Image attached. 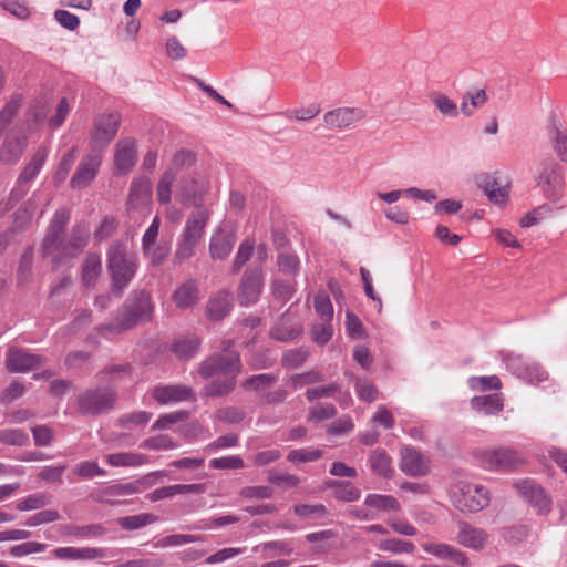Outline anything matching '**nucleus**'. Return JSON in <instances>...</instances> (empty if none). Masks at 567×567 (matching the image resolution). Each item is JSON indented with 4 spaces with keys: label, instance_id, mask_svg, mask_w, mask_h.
<instances>
[{
    "label": "nucleus",
    "instance_id": "nucleus-14",
    "mask_svg": "<svg viewBox=\"0 0 567 567\" xmlns=\"http://www.w3.org/2000/svg\"><path fill=\"white\" fill-rule=\"evenodd\" d=\"M563 184L560 167L554 159H545L539 165L537 185L547 197L556 194Z\"/></svg>",
    "mask_w": 567,
    "mask_h": 567
},
{
    "label": "nucleus",
    "instance_id": "nucleus-16",
    "mask_svg": "<svg viewBox=\"0 0 567 567\" xmlns=\"http://www.w3.org/2000/svg\"><path fill=\"white\" fill-rule=\"evenodd\" d=\"M457 526L456 542L461 546L475 551H481L485 548L489 539V535L485 529L472 526L464 520L458 522Z\"/></svg>",
    "mask_w": 567,
    "mask_h": 567
},
{
    "label": "nucleus",
    "instance_id": "nucleus-44",
    "mask_svg": "<svg viewBox=\"0 0 567 567\" xmlns=\"http://www.w3.org/2000/svg\"><path fill=\"white\" fill-rule=\"evenodd\" d=\"M378 548L382 551L392 554H412L415 546L411 542L402 540L400 538L383 539L378 544Z\"/></svg>",
    "mask_w": 567,
    "mask_h": 567
},
{
    "label": "nucleus",
    "instance_id": "nucleus-29",
    "mask_svg": "<svg viewBox=\"0 0 567 567\" xmlns=\"http://www.w3.org/2000/svg\"><path fill=\"white\" fill-rule=\"evenodd\" d=\"M199 291L197 282L193 279L183 282L174 292L173 300L178 308L186 309L197 303Z\"/></svg>",
    "mask_w": 567,
    "mask_h": 567
},
{
    "label": "nucleus",
    "instance_id": "nucleus-1",
    "mask_svg": "<svg viewBox=\"0 0 567 567\" xmlns=\"http://www.w3.org/2000/svg\"><path fill=\"white\" fill-rule=\"evenodd\" d=\"M230 340L223 341V350L206 359L199 369L204 379L216 377L212 383L205 386L204 392L208 396H223L228 394L236 385V378L241 371L239 353L231 350Z\"/></svg>",
    "mask_w": 567,
    "mask_h": 567
},
{
    "label": "nucleus",
    "instance_id": "nucleus-46",
    "mask_svg": "<svg viewBox=\"0 0 567 567\" xmlns=\"http://www.w3.org/2000/svg\"><path fill=\"white\" fill-rule=\"evenodd\" d=\"M157 520V516L150 513L138 514V515H132V516H125L120 518V525L122 528L127 530H133L141 528L143 526L153 524Z\"/></svg>",
    "mask_w": 567,
    "mask_h": 567
},
{
    "label": "nucleus",
    "instance_id": "nucleus-22",
    "mask_svg": "<svg viewBox=\"0 0 567 567\" xmlns=\"http://www.w3.org/2000/svg\"><path fill=\"white\" fill-rule=\"evenodd\" d=\"M422 548L425 553L439 558L450 559L461 567H471V561L464 551L444 543H424Z\"/></svg>",
    "mask_w": 567,
    "mask_h": 567
},
{
    "label": "nucleus",
    "instance_id": "nucleus-64",
    "mask_svg": "<svg viewBox=\"0 0 567 567\" xmlns=\"http://www.w3.org/2000/svg\"><path fill=\"white\" fill-rule=\"evenodd\" d=\"M336 408L330 403H320L313 405L309 411V420L323 421L336 415Z\"/></svg>",
    "mask_w": 567,
    "mask_h": 567
},
{
    "label": "nucleus",
    "instance_id": "nucleus-39",
    "mask_svg": "<svg viewBox=\"0 0 567 567\" xmlns=\"http://www.w3.org/2000/svg\"><path fill=\"white\" fill-rule=\"evenodd\" d=\"M101 274V257L96 254H90L85 258L83 270H82V280L86 287H91L95 285L96 279Z\"/></svg>",
    "mask_w": 567,
    "mask_h": 567
},
{
    "label": "nucleus",
    "instance_id": "nucleus-6",
    "mask_svg": "<svg viewBox=\"0 0 567 567\" xmlns=\"http://www.w3.org/2000/svg\"><path fill=\"white\" fill-rule=\"evenodd\" d=\"M152 311L150 293L141 290L134 295L131 305L125 306L118 317L106 328L111 331L127 330L140 322L150 320Z\"/></svg>",
    "mask_w": 567,
    "mask_h": 567
},
{
    "label": "nucleus",
    "instance_id": "nucleus-37",
    "mask_svg": "<svg viewBox=\"0 0 567 567\" xmlns=\"http://www.w3.org/2000/svg\"><path fill=\"white\" fill-rule=\"evenodd\" d=\"M175 179L176 172L173 168H167L161 176L156 187V197L159 204L168 205L171 203Z\"/></svg>",
    "mask_w": 567,
    "mask_h": 567
},
{
    "label": "nucleus",
    "instance_id": "nucleus-20",
    "mask_svg": "<svg viewBox=\"0 0 567 567\" xmlns=\"http://www.w3.org/2000/svg\"><path fill=\"white\" fill-rule=\"evenodd\" d=\"M137 150L133 138L120 140L115 146L114 165L121 174L128 173L136 163Z\"/></svg>",
    "mask_w": 567,
    "mask_h": 567
},
{
    "label": "nucleus",
    "instance_id": "nucleus-15",
    "mask_svg": "<svg viewBox=\"0 0 567 567\" xmlns=\"http://www.w3.org/2000/svg\"><path fill=\"white\" fill-rule=\"evenodd\" d=\"M101 161V154L96 151L84 156L71 178V187L78 189L86 187L95 178Z\"/></svg>",
    "mask_w": 567,
    "mask_h": 567
},
{
    "label": "nucleus",
    "instance_id": "nucleus-60",
    "mask_svg": "<svg viewBox=\"0 0 567 567\" xmlns=\"http://www.w3.org/2000/svg\"><path fill=\"white\" fill-rule=\"evenodd\" d=\"M333 496L342 502H354L361 497V491L354 487L352 483L343 481L338 492H333Z\"/></svg>",
    "mask_w": 567,
    "mask_h": 567
},
{
    "label": "nucleus",
    "instance_id": "nucleus-50",
    "mask_svg": "<svg viewBox=\"0 0 567 567\" xmlns=\"http://www.w3.org/2000/svg\"><path fill=\"white\" fill-rule=\"evenodd\" d=\"M431 101L442 115L450 117H456L458 115L456 103L445 94L436 93L431 96Z\"/></svg>",
    "mask_w": 567,
    "mask_h": 567
},
{
    "label": "nucleus",
    "instance_id": "nucleus-34",
    "mask_svg": "<svg viewBox=\"0 0 567 567\" xmlns=\"http://www.w3.org/2000/svg\"><path fill=\"white\" fill-rule=\"evenodd\" d=\"M106 462L114 467H137L148 463V457L141 453L121 452L109 454Z\"/></svg>",
    "mask_w": 567,
    "mask_h": 567
},
{
    "label": "nucleus",
    "instance_id": "nucleus-17",
    "mask_svg": "<svg viewBox=\"0 0 567 567\" xmlns=\"http://www.w3.org/2000/svg\"><path fill=\"white\" fill-rule=\"evenodd\" d=\"M262 291V274L260 270H247L239 285L238 300L243 306H249L259 299Z\"/></svg>",
    "mask_w": 567,
    "mask_h": 567
},
{
    "label": "nucleus",
    "instance_id": "nucleus-11",
    "mask_svg": "<svg viewBox=\"0 0 567 567\" xmlns=\"http://www.w3.org/2000/svg\"><path fill=\"white\" fill-rule=\"evenodd\" d=\"M506 367L517 378L532 384L547 379V372L542 367L519 354H509L506 358Z\"/></svg>",
    "mask_w": 567,
    "mask_h": 567
},
{
    "label": "nucleus",
    "instance_id": "nucleus-38",
    "mask_svg": "<svg viewBox=\"0 0 567 567\" xmlns=\"http://www.w3.org/2000/svg\"><path fill=\"white\" fill-rule=\"evenodd\" d=\"M370 464L372 471L381 476L391 477L393 475V467L391 457L383 450H374L370 455Z\"/></svg>",
    "mask_w": 567,
    "mask_h": 567
},
{
    "label": "nucleus",
    "instance_id": "nucleus-23",
    "mask_svg": "<svg viewBox=\"0 0 567 567\" xmlns=\"http://www.w3.org/2000/svg\"><path fill=\"white\" fill-rule=\"evenodd\" d=\"M400 468L409 476H423L429 472L427 461L424 456L412 447L401 450Z\"/></svg>",
    "mask_w": 567,
    "mask_h": 567
},
{
    "label": "nucleus",
    "instance_id": "nucleus-55",
    "mask_svg": "<svg viewBox=\"0 0 567 567\" xmlns=\"http://www.w3.org/2000/svg\"><path fill=\"white\" fill-rule=\"evenodd\" d=\"M196 163V154L186 148L178 150L172 158V167L174 172L193 166Z\"/></svg>",
    "mask_w": 567,
    "mask_h": 567
},
{
    "label": "nucleus",
    "instance_id": "nucleus-8",
    "mask_svg": "<svg viewBox=\"0 0 567 567\" xmlns=\"http://www.w3.org/2000/svg\"><path fill=\"white\" fill-rule=\"evenodd\" d=\"M115 393L112 389H89L78 396L79 411L86 415L107 413L114 408Z\"/></svg>",
    "mask_w": 567,
    "mask_h": 567
},
{
    "label": "nucleus",
    "instance_id": "nucleus-2",
    "mask_svg": "<svg viewBox=\"0 0 567 567\" xmlns=\"http://www.w3.org/2000/svg\"><path fill=\"white\" fill-rule=\"evenodd\" d=\"M69 219V210L64 207L59 208L51 220L48 234L43 240L44 255L52 256L53 262H59L66 257L76 256L87 244L90 229L86 226L75 228L70 239L60 240V234Z\"/></svg>",
    "mask_w": 567,
    "mask_h": 567
},
{
    "label": "nucleus",
    "instance_id": "nucleus-26",
    "mask_svg": "<svg viewBox=\"0 0 567 567\" xmlns=\"http://www.w3.org/2000/svg\"><path fill=\"white\" fill-rule=\"evenodd\" d=\"M27 146V137L24 135L18 136L9 133L0 148V162L4 164H14L21 157Z\"/></svg>",
    "mask_w": 567,
    "mask_h": 567
},
{
    "label": "nucleus",
    "instance_id": "nucleus-47",
    "mask_svg": "<svg viewBox=\"0 0 567 567\" xmlns=\"http://www.w3.org/2000/svg\"><path fill=\"white\" fill-rule=\"evenodd\" d=\"M47 545L39 542H24L13 545L9 548V555L14 558H21L31 554H40L47 549Z\"/></svg>",
    "mask_w": 567,
    "mask_h": 567
},
{
    "label": "nucleus",
    "instance_id": "nucleus-54",
    "mask_svg": "<svg viewBox=\"0 0 567 567\" xmlns=\"http://www.w3.org/2000/svg\"><path fill=\"white\" fill-rule=\"evenodd\" d=\"M309 355L307 348L291 349L282 355V364L289 369H296L306 362Z\"/></svg>",
    "mask_w": 567,
    "mask_h": 567
},
{
    "label": "nucleus",
    "instance_id": "nucleus-21",
    "mask_svg": "<svg viewBox=\"0 0 567 567\" xmlns=\"http://www.w3.org/2000/svg\"><path fill=\"white\" fill-rule=\"evenodd\" d=\"M44 363V358L19 349H10L6 360V367L10 372H25Z\"/></svg>",
    "mask_w": 567,
    "mask_h": 567
},
{
    "label": "nucleus",
    "instance_id": "nucleus-28",
    "mask_svg": "<svg viewBox=\"0 0 567 567\" xmlns=\"http://www.w3.org/2000/svg\"><path fill=\"white\" fill-rule=\"evenodd\" d=\"M301 326L293 320L290 313H285L279 322L271 329V337L275 340L287 342L297 338L301 333Z\"/></svg>",
    "mask_w": 567,
    "mask_h": 567
},
{
    "label": "nucleus",
    "instance_id": "nucleus-9",
    "mask_svg": "<svg viewBox=\"0 0 567 567\" xmlns=\"http://www.w3.org/2000/svg\"><path fill=\"white\" fill-rule=\"evenodd\" d=\"M121 124V115L117 112L100 114L90 131V145L92 151L100 152L106 147L116 136Z\"/></svg>",
    "mask_w": 567,
    "mask_h": 567
},
{
    "label": "nucleus",
    "instance_id": "nucleus-42",
    "mask_svg": "<svg viewBox=\"0 0 567 567\" xmlns=\"http://www.w3.org/2000/svg\"><path fill=\"white\" fill-rule=\"evenodd\" d=\"M346 375L349 379H354V388L359 399L369 403L378 399V389L372 382L365 379H355L350 372H347Z\"/></svg>",
    "mask_w": 567,
    "mask_h": 567
},
{
    "label": "nucleus",
    "instance_id": "nucleus-59",
    "mask_svg": "<svg viewBox=\"0 0 567 567\" xmlns=\"http://www.w3.org/2000/svg\"><path fill=\"white\" fill-rule=\"evenodd\" d=\"M152 413L146 411H137L130 414H125L118 419V424L123 429H130L131 425H142L150 422Z\"/></svg>",
    "mask_w": 567,
    "mask_h": 567
},
{
    "label": "nucleus",
    "instance_id": "nucleus-58",
    "mask_svg": "<svg viewBox=\"0 0 567 567\" xmlns=\"http://www.w3.org/2000/svg\"><path fill=\"white\" fill-rule=\"evenodd\" d=\"M315 309L318 315L326 321H331L333 318V307L330 298L324 292H319L315 297Z\"/></svg>",
    "mask_w": 567,
    "mask_h": 567
},
{
    "label": "nucleus",
    "instance_id": "nucleus-4",
    "mask_svg": "<svg viewBox=\"0 0 567 567\" xmlns=\"http://www.w3.org/2000/svg\"><path fill=\"white\" fill-rule=\"evenodd\" d=\"M452 505L462 513H478L489 505V491L481 484L458 481L449 491Z\"/></svg>",
    "mask_w": 567,
    "mask_h": 567
},
{
    "label": "nucleus",
    "instance_id": "nucleus-3",
    "mask_svg": "<svg viewBox=\"0 0 567 567\" xmlns=\"http://www.w3.org/2000/svg\"><path fill=\"white\" fill-rule=\"evenodd\" d=\"M106 267L112 279V291L121 296L136 274L138 258L128 252L124 244L113 243L106 252Z\"/></svg>",
    "mask_w": 567,
    "mask_h": 567
},
{
    "label": "nucleus",
    "instance_id": "nucleus-63",
    "mask_svg": "<svg viewBox=\"0 0 567 567\" xmlns=\"http://www.w3.org/2000/svg\"><path fill=\"white\" fill-rule=\"evenodd\" d=\"M312 340L318 344H326L332 337L333 329L331 321L323 320L322 323L315 324L312 328Z\"/></svg>",
    "mask_w": 567,
    "mask_h": 567
},
{
    "label": "nucleus",
    "instance_id": "nucleus-56",
    "mask_svg": "<svg viewBox=\"0 0 567 567\" xmlns=\"http://www.w3.org/2000/svg\"><path fill=\"white\" fill-rule=\"evenodd\" d=\"M28 440V434L21 429H6L0 431V442L3 444L22 446Z\"/></svg>",
    "mask_w": 567,
    "mask_h": 567
},
{
    "label": "nucleus",
    "instance_id": "nucleus-41",
    "mask_svg": "<svg viewBox=\"0 0 567 567\" xmlns=\"http://www.w3.org/2000/svg\"><path fill=\"white\" fill-rule=\"evenodd\" d=\"M51 501L52 497L49 493L39 492L28 495L27 497L19 501L17 508L21 512L35 511L49 505Z\"/></svg>",
    "mask_w": 567,
    "mask_h": 567
},
{
    "label": "nucleus",
    "instance_id": "nucleus-52",
    "mask_svg": "<svg viewBox=\"0 0 567 567\" xmlns=\"http://www.w3.org/2000/svg\"><path fill=\"white\" fill-rule=\"evenodd\" d=\"M73 473L84 480H90L95 476H104L105 471L101 468L94 461H84L78 463L73 467Z\"/></svg>",
    "mask_w": 567,
    "mask_h": 567
},
{
    "label": "nucleus",
    "instance_id": "nucleus-27",
    "mask_svg": "<svg viewBox=\"0 0 567 567\" xmlns=\"http://www.w3.org/2000/svg\"><path fill=\"white\" fill-rule=\"evenodd\" d=\"M235 236L230 231L218 230L210 238L209 252L213 259H224L233 250Z\"/></svg>",
    "mask_w": 567,
    "mask_h": 567
},
{
    "label": "nucleus",
    "instance_id": "nucleus-18",
    "mask_svg": "<svg viewBox=\"0 0 567 567\" xmlns=\"http://www.w3.org/2000/svg\"><path fill=\"white\" fill-rule=\"evenodd\" d=\"M48 156V151L42 147L39 148L35 154L32 156L29 164L22 169L18 177V186L12 189L11 197L21 198L25 189H23V185L28 184L30 181H32L41 171L45 159Z\"/></svg>",
    "mask_w": 567,
    "mask_h": 567
},
{
    "label": "nucleus",
    "instance_id": "nucleus-35",
    "mask_svg": "<svg viewBox=\"0 0 567 567\" xmlns=\"http://www.w3.org/2000/svg\"><path fill=\"white\" fill-rule=\"evenodd\" d=\"M364 504L383 513L401 511L400 502L394 496L386 494H368Z\"/></svg>",
    "mask_w": 567,
    "mask_h": 567
},
{
    "label": "nucleus",
    "instance_id": "nucleus-24",
    "mask_svg": "<svg viewBox=\"0 0 567 567\" xmlns=\"http://www.w3.org/2000/svg\"><path fill=\"white\" fill-rule=\"evenodd\" d=\"M205 492V484H175L156 488L147 494L146 498L154 503L161 499L172 498L178 494H203Z\"/></svg>",
    "mask_w": 567,
    "mask_h": 567
},
{
    "label": "nucleus",
    "instance_id": "nucleus-32",
    "mask_svg": "<svg viewBox=\"0 0 567 567\" xmlns=\"http://www.w3.org/2000/svg\"><path fill=\"white\" fill-rule=\"evenodd\" d=\"M152 195V184L148 178L141 177L132 182L128 203L132 207L146 205Z\"/></svg>",
    "mask_w": 567,
    "mask_h": 567
},
{
    "label": "nucleus",
    "instance_id": "nucleus-7",
    "mask_svg": "<svg viewBox=\"0 0 567 567\" xmlns=\"http://www.w3.org/2000/svg\"><path fill=\"white\" fill-rule=\"evenodd\" d=\"M474 458L478 466L488 471H511L525 462L517 451L509 447L478 450L474 452Z\"/></svg>",
    "mask_w": 567,
    "mask_h": 567
},
{
    "label": "nucleus",
    "instance_id": "nucleus-25",
    "mask_svg": "<svg viewBox=\"0 0 567 567\" xmlns=\"http://www.w3.org/2000/svg\"><path fill=\"white\" fill-rule=\"evenodd\" d=\"M53 555L58 559L93 560L106 557V549L97 547H59Z\"/></svg>",
    "mask_w": 567,
    "mask_h": 567
},
{
    "label": "nucleus",
    "instance_id": "nucleus-40",
    "mask_svg": "<svg viewBox=\"0 0 567 567\" xmlns=\"http://www.w3.org/2000/svg\"><path fill=\"white\" fill-rule=\"evenodd\" d=\"M199 348V340L196 337L179 338L173 343L174 353L181 359H190Z\"/></svg>",
    "mask_w": 567,
    "mask_h": 567
},
{
    "label": "nucleus",
    "instance_id": "nucleus-62",
    "mask_svg": "<svg viewBox=\"0 0 567 567\" xmlns=\"http://www.w3.org/2000/svg\"><path fill=\"white\" fill-rule=\"evenodd\" d=\"M187 417L185 411H175L172 413L161 415L156 422L152 425L153 430H166L171 425L181 422Z\"/></svg>",
    "mask_w": 567,
    "mask_h": 567
},
{
    "label": "nucleus",
    "instance_id": "nucleus-49",
    "mask_svg": "<svg viewBox=\"0 0 567 567\" xmlns=\"http://www.w3.org/2000/svg\"><path fill=\"white\" fill-rule=\"evenodd\" d=\"M468 386L474 391L499 390L502 382L496 375L472 377L468 379Z\"/></svg>",
    "mask_w": 567,
    "mask_h": 567
},
{
    "label": "nucleus",
    "instance_id": "nucleus-30",
    "mask_svg": "<svg viewBox=\"0 0 567 567\" xmlns=\"http://www.w3.org/2000/svg\"><path fill=\"white\" fill-rule=\"evenodd\" d=\"M471 406L478 413L485 415H494L499 413L503 408V398L501 394H487V395H478L474 396L471 400Z\"/></svg>",
    "mask_w": 567,
    "mask_h": 567
},
{
    "label": "nucleus",
    "instance_id": "nucleus-36",
    "mask_svg": "<svg viewBox=\"0 0 567 567\" xmlns=\"http://www.w3.org/2000/svg\"><path fill=\"white\" fill-rule=\"evenodd\" d=\"M487 101L486 91L483 89L468 91L463 95L461 111L465 116L473 115L477 109L482 107Z\"/></svg>",
    "mask_w": 567,
    "mask_h": 567
},
{
    "label": "nucleus",
    "instance_id": "nucleus-31",
    "mask_svg": "<svg viewBox=\"0 0 567 567\" xmlns=\"http://www.w3.org/2000/svg\"><path fill=\"white\" fill-rule=\"evenodd\" d=\"M231 309V293L228 291H220L207 305V316L212 320H220L225 318Z\"/></svg>",
    "mask_w": 567,
    "mask_h": 567
},
{
    "label": "nucleus",
    "instance_id": "nucleus-19",
    "mask_svg": "<svg viewBox=\"0 0 567 567\" xmlns=\"http://www.w3.org/2000/svg\"><path fill=\"white\" fill-rule=\"evenodd\" d=\"M153 398L162 405L194 399V392L183 384L159 385L153 389Z\"/></svg>",
    "mask_w": 567,
    "mask_h": 567
},
{
    "label": "nucleus",
    "instance_id": "nucleus-61",
    "mask_svg": "<svg viewBox=\"0 0 567 567\" xmlns=\"http://www.w3.org/2000/svg\"><path fill=\"white\" fill-rule=\"evenodd\" d=\"M240 496L247 499H267L274 494L271 487L267 485L247 486L239 492Z\"/></svg>",
    "mask_w": 567,
    "mask_h": 567
},
{
    "label": "nucleus",
    "instance_id": "nucleus-12",
    "mask_svg": "<svg viewBox=\"0 0 567 567\" xmlns=\"http://www.w3.org/2000/svg\"><path fill=\"white\" fill-rule=\"evenodd\" d=\"M514 486L517 493L536 509L538 515H546L549 513L551 499L533 480L517 481Z\"/></svg>",
    "mask_w": 567,
    "mask_h": 567
},
{
    "label": "nucleus",
    "instance_id": "nucleus-43",
    "mask_svg": "<svg viewBox=\"0 0 567 567\" xmlns=\"http://www.w3.org/2000/svg\"><path fill=\"white\" fill-rule=\"evenodd\" d=\"M323 451L316 447L296 449L289 452L287 460L293 464L309 463L319 460Z\"/></svg>",
    "mask_w": 567,
    "mask_h": 567
},
{
    "label": "nucleus",
    "instance_id": "nucleus-57",
    "mask_svg": "<svg viewBox=\"0 0 567 567\" xmlns=\"http://www.w3.org/2000/svg\"><path fill=\"white\" fill-rule=\"evenodd\" d=\"M209 466L216 470H238L244 467V461L239 455H229L212 458Z\"/></svg>",
    "mask_w": 567,
    "mask_h": 567
},
{
    "label": "nucleus",
    "instance_id": "nucleus-53",
    "mask_svg": "<svg viewBox=\"0 0 567 567\" xmlns=\"http://www.w3.org/2000/svg\"><path fill=\"white\" fill-rule=\"evenodd\" d=\"M171 247L168 245L154 244L148 245L147 249H143L144 256L154 265H161L169 255Z\"/></svg>",
    "mask_w": 567,
    "mask_h": 567
},
{
    "label": "nucleus",
    "instance_id": "nucleus-45",
    "mask_svg": "<svg viewBox=\"0 0 567 567\" xmlns=\"http://www.w3.org/2000/svg\"><path fill=\"white\" fill-rule=\"evenodd\" d=\"M21 96L16 95L11 97L0 111V135L17 115L21 106Z\"/></svg>",
    "mask_w": 567,
    "mask_h": 567
},
{
    "label": "nucleus",
    "instance_id": "nucleus-10",
    "mask_svg": "<svg viewBox=\"0 0 567 567\" xmlns=\"http://www.w3.org/2000/svg\"><path fill=\"white\" fill-rule=\"evenodd\" d=\"M208 187L209 183L205 176L200 174L185 175L179 179L176 199L183 205H199L208 192Z\"/></svg>",
    "mask_w": 567,
    "mask_h": 567
},
{
    "label": "nucleus",
    "instance_id": "nucleus-5",
    "mask_svg": "<svg viewBox=\"0 0 567 567\" xmlns=\"http://www.w3.org/2000/svg\"><path fill=\"white\" fill-rule=\"evenodd\" d=\"M208 218L209 212L205 207H199L189 215L176 245L174 254L176 262L186 261L195 255V248L203 237Z\"/></svg>",
    "mask_w": 567,
    "mask_h": 567
},
{
    "label": "nucleus",
    "instance_id": "nucleus-51",
    "mask_svg": "<svg viewBox=\"0 0 567 567\" xmlns=\"http://www.w3.org/2000/svg\"><path fill=\"white\" fill-rule=\"evenodd\" d=\"M141 447L153 451H167L177 447V444L168 435L161 434L146 439Z\"/></svg>",
    "mask_w": 567,
    "mask_h": 567
},
{
    "label": "nucleus",
    "instance_id": "nucleus-33",
    "mask_svg": "<svg viewBox=\"0 0 567 567\" xmlns=\"http://www.w3.org/2000/svg\"><path fill=\"white\" fill-rule=\"evenodd\" d=\"M549 140L557 156L567 162V128L559 121H554L549 127Z\"/></svg>",
    "mask_w": 567,
    "mask_h": 567
},
{
    "label": "nucleus",
    "instance_id": "nucleus-48",
    "mask_svg": "<svg viewBox=\"0 0 567 567\" xmlns=\"http://www.w3.org/2000/svg\"><path fill=\"white\" fill-rule=\"evenodd\" d=\"M293 512L305 519L321 518L327 515V507L323 504H297Z\"/></svg>",
    "mask_w": 567,
    "mask_h": 567
},
{
    "label": "nucleus",
    "instance_id": "nucleus-13",
    "mask_svg": "<svg viewBox=\"0 0 567 567\" xmlns=\"http://www.w3.org/2000/svg\"><path fill=\"white\" fill-rule=\"evenodd\" d=\"M365 117V112L360 107H337L323 115V124L333 131L349 128Z\"/></svg>",
    "mask_w": 567,
    "mask_h": 567
}]
</instances>
